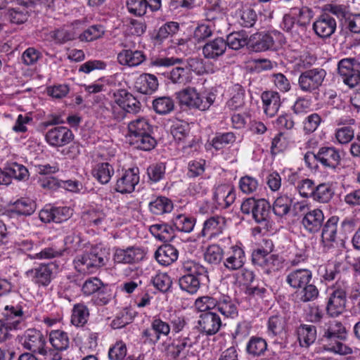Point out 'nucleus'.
Instances as JSON below:
<instances>
[{
  "instance_id": "58",
  "label": "nucleus",
  "mask_w": 360,
  "mask_h": 360,
  "mask_svg": "<svg viewBox=\"0 0 360 360\" xmlns=\"http://www.w3.org/2000/svg\"><path fill=\"white\" fill-rule=\"evenodd\" d=\"M297 292V296L301 302H307L316 300L319 296V290L313 284H307L300 288Z\"/></svg>"
},
{
  "instance_id": "45",
  "label": "nucleus",
  "mask_w": 360,
  "mask_h": 360,
  "mask_svg": "<svg viewBox=\"0 0 360 360\" xmlns=\"http://www.w3.org/2000/svg\"><path fill=\"white\" fill-rule=\"evenodd\" d=\"M236 136L233 132L217 133L212 139L210 145L216 150H221L226 146L233 144Z\"/></svg>"
},
{
  "instance_id": "46",
  "label": "nucleus",
  "mask_w": 360,
  "mask_h": 360,
  "mask_svg": "<svg viewBox=\"0 0 360 360\" xmlns=\"http://www.w3.org/2000/svg\"><path fill=\"white\" fill-rule=\"evenodd\" d=\"M224 252L223 249L217 244L209 245L204 253L206 262L212 265H217L223 260Z\"/></svg>"
},
{
  "instance_id": "3",
  "label": "nucleus",
  "mask_w": 360,
  "mask_h": 360,
  "mask_svg": "<svg viewBox=\"0 0 360 360\" xmlns=\"http://www.w3.org/2000/svg\"><path fill=\"white\" fill-rule=\"evenodd\" d=\"M4 319L0 320V341H5L12 330L21 329L25 326L23 311L20 306L5 304L2 312Z\"/></svg>"
},
{
  "instance_id": "56",
  "label": "nucleus",
  "mask_w": 360,
  "mask_h": 360,
  "mask_svg": "<svg viewBox=\"0 0 360 360\" xmlns=\"http://www.w3.org/2000/svg\"><path fill=\"white\" fill-rule=\"evenodd\" d=\"M217 299L207 295L199 297L195 300L194 306L198 311L202 312L216 309Z\"/></svg>"
},
{
  "instance_id": "17",
  "label": "nucleus",
  "mask_w": 360,
  "mask_h": 360,
  "mask_svg": "<svg viewBox=\"0 0 360 360\" xmlns=\"http://www.w3.org/2000/svg\"><path fill=\"white\" fill-rule=\"evenodd\" d=\"M198 323L200 331L208 335L216 334L221 326V318L212 311L200 314Z\"/></svg>"
},
{
  "instance_id": "60",
  "label": "nucleus",
  "mask_w": 360,
  "mask_h": 360,
  "mask_svg": "<svg viewBox=\"0 0 360 360\" xmlns=\"http://www.w3.org/2000/svg\"><path fill=\"white\" fill-rule=\"evenodd\" d=\"M127 346L122 341H117L108 350L110 360H123L127 356Z\"/></svg>"
},
{
  "instance_id": "22",
  "label": "nucleus",
  "mask_w": 360,
  "mask_h": 360,
  "mask_svg": "<svg viewBox=\"0 0 360 360\" xmlns=\"http://www.w3.org/2000/svg\"><path fill=\"white\" fill-rule=\"evenodd\" d=\"M261 98L264 112L270 117H274L278 112L281 105L279 94L273 91H264L262 94Z\"/></svg>"
},
{
  "instance_id": "15",
  "label": "nucleus",
  "mask_w": 360,
  "mask_h": 360,
  "mask_svg": "<svg viewBox=\"0 0 360 360\" xmlns=\"http://www.w3.org/2000/svg\"><path fill=\"white\" fill-rule=\"evenodd\" d=\"M246 261L245 253L241 245H232L225 255L224 266L229 271L240 269Z\"/></svg>"
},
{
  "instance_id": "26",
  "label": "nucleus",
  "mask_w": 360,
  "mask_h": 360,
  "mask_svg": "<svg viewBox=\"0 0 360 360\" xmlns=\"http://www.w3.org/2000/svg\"><path fill=\"white\" fill-rule=\"evenodd\" d=\"M270 205L264 199L257 200L256 206L252 214L255 221L259 224L262 228L268 229L271 227Z\"/></svg>"
},
{
  "instance_id": "7",
  "label": "nucleus",
  "mask_w": 360,
  "mask_h": 360,
  "mask_svg": "<svg viewBox=\"0 0 360 360\" xmlns=\"http://www.w3.org/2000/svg\"><path fill=\"white\" fill-rule=\"evenodd\" d=\"M146 255L145 250L139 246L115 248L112 259L116 264H134L143 261Z\"/></svg>"
},
{
  "instance_id": "24",
  "label": "nucleus",
  "mask_w": 360,
  "mask_h": 360,
  "mask_svg": "<svg viewBox=\"0 0 360 360\" xmlns=\"http://www.w3.org/2000/svg\"><path fill=\"white\" fill-rule=\"evenodd\" d=\"M317 161L326 167L335 168L341 157L338 150L333 147H322L316 153Z\"/></svg>"
},
{
  "instance_id": "14",
  "label": "nucleus",
  "mask_w": 360,
  "mask_h": 360,
  "mask_svg": "<svg viewBox=\"0 0 360 360\" xmlns=\"http://www.w3.org/2000/svg\"><path fill=\"white\" fill-rule=\"evenodd\" d=\"M337 23L328 13L321 14L313 22L312 29L315 34L320 38L330 37L335 32Z\"/></svg>"
},
{
  "instance_id": "19",
  "label": "nucleus",
  "mask_w": 360,
  "mask_h": 360,
  "mask_svg": "<svg viewBox=\"0 0 360 360\" xmlns=\"http://www.w3.org/2000/svg\"><path fill=\"white\" fill-rule=\"evenodd\" d=\"M338 218L337 217H330L324 224L321 241L325 252H328L335 246L336 234L338 229Z\"/></svg>"
},
{
  "instance_id": "37",
  "label": "nucleus",
  "mask_w": 360,
  "mask_h": 360,
  "mask_svg": "<svg viewBox=\"0 0 360 360\" xmlns=\"http://www.w3.org/2000/svg\"><path fill=\"white\" fill-rule=\"evenodd\" d=\"M200 276L185 274L179 278V285L183 291L191 295L197 293L200 288Z\"/></svg>"
},
{
  "instance_id": "11",
  "label": "nucleus",
  "mask_w": 360,
  "mask_h": 360,
  "mask_svg": "<svg viewBox=\"0 0 360 360\" xmlns=\"http://www.w3.org/2000/svg\"><path fill=\"white\" fill-rule=\"evenodd\" d=\"M346 292L339 287L332 288L328 293L326 311L333 317L341 314L346 306Z\"/></svg>"
},
{
  "instance_id": "23",
  "label": "nucleus",
  "mask_w": 360,
  "mask_h": 360,
  "mask_svg": "<svg viewBox=\"0 0 360 360\" xmlns=\"http://www.w3.org/2000/svg\"><path fill=\"white\" fill-rule=\"evenodd\" d=\"M226 44L221 37L209 41L202 47L203 56L207 59L217 60L225 53L227 48Z\"/></svg>"
},
{
  "instance_id": "34",
  "label": "nucleus",
  "mask_w": 360,
  "mask_h": 360,
  "mask_svg": "<svg viewBox=\"0 0 360 360\" xmlns=\"http://www.w3.org/2000/svg\"><path fill=\"white\" fill-rule=\"evenodd\" d=\"M150 233L160 241L169 242L174 238V228L167 224H155L149 227Z\"/></svg>"
},
{
  "instance_id": "55",
  "label": "nucleus",
  "mask_w": 360,
  "mask_h": 360,
  "mask_svg": "<svg viewBox=\"0 0 360 360\" xmlns=\"http://www.w3.org/2000/svg\"><path fill=\"white\" fill-rule=\"evenodd\" d=\"M169 79L174 84H186L191 81L189 71L184 68H175L169 74Z\"/></svg>"
},
{
  "instance_id": "16",
  "label": "nucleus",
  "mask_w": 360,
  "mask_h": 360,
  "mask_svg": "<svg viewBox=\"0 0 360 360\" xmlns=\"http://www.w3.org/2000/svg\"><path fill=\"white\" fill-rule=\"evenodd\" d=\"M45 139L50 146L61 147L71 142L73 134L67 127H56L47 131Z\"/></svg>"
},
{
  "instance_id": "39",
  "label": "nucleus",
  "mask_w": 360,
  "mask_h": 360,
  "mask_svg": "<svg viewBox=\"0 0 360 360\" xmlns=\"http://www.w3.org/2000/svg\"><path fill=\"white\" fill-rule=\"evenodd\" d=\"M231 98L227 101V107L232 110L242 108L245 104V90L239 84L234 85L231 89Z\"/></svg>"
},
{
  "instance_id": "6",
  "label": "nucleus",
  "mask_w": 360,
  "mask_h": 360,
  "mask_svg": "<svg viewBox=\"0 0 360 360\" xmlns=\"http://www.w3.org/2000/svg\"><path fill=\"white\" fill-rule=\"evenodd\" d=\"M326 71L321 68H312L302 72L298 77V86L304 93L312 94L318 91L323 84Z\"/></svg>"
},
{
  "instance_id": "42",
  "label": "nucleus",
  "mask_w": 360,
  "mask_h": 360,
  "mask_svg": "<svg viewBox=\"0 0 360 360\" xmlns=\"http://www.w3.org/2000/svg\"><path fill=\"white\" fill-rule=\"evenodd\" d=\"M286 320L281 315L272 316L269 319L267 323V333L269 335H280L285 332Z\"/></svg>"
},
{
  "instance_id": "33",
  "label": "nucleus",
  "mask_w": 360,
  "mask_h": 360,
  "mask_svg": "<svg viewBox=\"0 0 360 360\" xmlns=\"http://www.w3.org/2000/svg\"><path fill=\"white\" fill-rule=\"evenodd\" d=\"M114 173L113 166L108 162L98 163L92 169L93 176L101 184H108Z\"/></svg>"
},
{
  "instance_id": "2",
  "label": "nucleus",
  "mask_w": 360,
  "mask_h": 360,
  "mask_svg": "<svg viewBox=\"0 0 360 360\" xmlns=\"http://www.w3.org/2000/svg\"><path fill=\"white\" fill-rule=\"evenodd\" d=\"M176 94V98L181 105L200 111L209 110L214 103L217 96L211 91H198L196 88L191 86H188Z\"/></svg>"
},
{
  "instance_id": "31",
  "label": "nucleus",
  "mask_w": 360,
  "mask_h": 360,
  "mask_svg": "<svg viewBox=\"0 0 360 360\" xmlns=\"http://www.w3.org/2000/svg\"><path fill=\"white\" fill-rule=\"evenodd\" d=\"M179 252L172 245L160 246L155 253L156 260L163 266H168L178 259Z\"/></svg>"
},
{
  "instance_id": "52",
  "label": "nucleus",
  "mask_w": 360,
  "mask_h": 360,
  "mask_svg": "<svg viewBox=\"0 0 360 360\" xmlns=\"http://www.w3.org/2000/svg\"><path fill=\"white\" fill-rule=\"evenodd\" d=\"M291 13L294 17L297 18V23L299 26L305 27L313 17V11L311 8L304 6L302 8H293Z\"/></svg>"
},
{
  "instance_id": "38",
  "label": "nucleus",
  "mask_w": 360,
  "mask_h": 360,
  "mask_svg": "<svg viewBox=\"0 0 360 360\" xmlns=\"http://www.w3.org/2000/svg\"><path fill=\"white\" fill-rule=\"evenodd\" d=\"M266 350L267 342L260 337H251L246 345V352L253 357L264 355Z\"/></svg>"
},
{
  "instance_id": "50",
  "label": "nucleus",
  "mask_w": 360,
  "mask_h": 360,
  "mask_svg": "<svg viewBox=\"0 0 360 360\" xmlns=\"http://www.w3.org/2000/svg\"><path fill=\"white\" fill-rule=\"evenodd\" d=\"M5 169L7 174L10 176L11 182L12 181V178L22 181L27 179L29 176L27 169L22 165L17 162L8 163L5 167Z\"/></svg>"
},
{
  "instance_id": "20",
  "label": "nucleus",
  "mask_w": 360,
  "mask_h": 360,
  "mask_svg": "<svg viewBox=\"0 0 360 360\" xmlns=\"http://www.w3.org/2000/svg\"><path fill=\"white\" fill-rule=\"evenodd\" d=\"M128 11L136 15L142 16L149 8L152 11H157L161 8V0H127Z\"/></svg>"
},
{
  "instance_id": "59",
  "label": "nucleus",
  "mask_w": 360,
  "mask_h": 360,
  "mask_svg": "<svg viewBox=\"0 0 360 360\" xmlns=\"http://www.w3.org/2000/svg\"><path fill=\"white\" fill-rule=\"evenodd\" d=\"M319 274L326 281H331L339 274V266L334 262L328 263L319 267Z\"/></svg>"
},
{
  "instance_id": "51",
  "label": "nucleus",
  "mask_w": 360,
  "mask_h": 360,
  "mask_svg": "<svg viewBox=\"0 0 360 360\" xmlns=\"http://www.w3.org/2000/svg\"><path fill=\"white\" fill-rule=\"evenodd\" d=\"M333 195L330 186L328 184H321L316 186L312 198L317 202L326 203L330 200Z\"/></svg>"
},
{
  "instance_id": "57",
  "label": "nucleus",
  "mask_w": 360,
  "mask_h": 360,
  "mask_svg": "<svg viewBox=\"0 0 360 360\" xmlns=\"http://www.w3.org/2000/svg\"><path fill=\"white\" fill-rule=\"evenodd\" d=\"M153 285L161 292H167L172 285L170 276L166 273H158L152 278Z\"/></svg>"
},
{
  "instance_id": "53",
  "label": "nucleus",
  "mask_w": 360,
  "mask_h": 360,
  "mask_svg": "<svg viewBox=\"0 0 360 360\" xmlns=\"http://www.w3.org/2000/svg\"><path fill=\"white\" fill-rule=\"evenodd\" d=\"M153 109L160 115H165L173 110L174 104L172 98L169 97H160L153 101Z\"/></svg>"
},
{
  "instance_id": "41",
  "label": "nucleus",
  "mask_w": 360,
  "mask_h": 360,
  "mask_svg": "<svg viewBox=\"0 0 360 360\" xmlns=\"http://www.w3.org/2000/svg\"><path fill=\"white\" fill-rule=\"evenodd\" d=\"M36 203L29 198H20L15 201L11 212L18 215L30 216L36 210Z\"/></svg>"
},
{
  "instance_id": "4",
  "label": "nucleus",
  "mask_w": 360,
  "mask_h": 360,
  "mask_svg": "<svg viewBox=\"0 0 360 360\" xmlns=\"http://www.w3.org/2000/svg\"><path fill=\"white\" fill-rule=\"evenodd\" d=\"M105 264L104 254L96 249L77 255L74 259L75 269L81 274H92Z\"/></svg>"
},
{
  "instance_id": "49",
  "label": "nucleus",
  "mask_w": 360,
  "mask_h": 360,
  "mask_svg": "<svg viewBox=\"0 0 360 360\" xmlns=\"http://www.w3.org/2000/svg\"><path fill=\"white\" fill-rule=\"evenodd\" d=\"M292 202V198L287 195H281L278 196L274 201L273 205L274 213L279 217L286 215L291 207Z\"/></svg>"
},
{
  "instance_id": "64",
  "label": "nucleus",
  "mask_w": 360,
  "mask_h": 360,
  "mask_svg": "<svg viewBox=\"0 0 360 360\" xmlns=\"http://www.w3.org/2000/svg\"><path fill=\"white\" fill-rule=\"evenodd\" d=\"M105 214L102 211L96 209H91L84 213L82 216L84 221L96 226L99 225L101 221L105 219Z\"/></svg>"
},
{
  "instance_id": "35",
  "label": "nucleus",
  "mask_w": 360,
  "mask_h": 360,
  "mask_svg": "<svg viewBox=\"0 0 360 360\" xmlns=\"http://www.w3.org/2000/svg\"><path fill=\"white\" fill-rule=\"evenodd\" d=\"M226 47L234 50H239L245 46L250 49V37L245 31L235 32L229 34L225 40Z\"/></svg>"
},
{
  "instance_id": "27",
  "label": "nucleus",
  "mask_w": 360,
  "mask_h": 360,
  "mask_svg": "<svg viewBox=\"0 0 360 360\" xmlns=\"http://www.w3.org/2000/svg\"><path fill=\"white\" fill-rule=\"evenodd\" d=\"M146 58L143 52L138 50L124 49L117 54L118 63L129 67L138 66L143 63Z\"/></svg>"
},
{
  "instance_id": "25",
  "label": "nucleus",
  "mask_w": 360,
  "mask_h": 360,
  "mask_svg": "<svg viewBox=\"0 0 360 360\" xmlns=\"http://www.w3.org/2000/svg\"><path fill=\"white\" fill-rule=\"evenodd\" d=\"M324 215L319 209L307 211L302 220L304 228L310 233L319 231L323 225Z\"/></svg>"
},
{
  "instance_id": "54",
  "label": "nucleus",
  "mask_w": 360,
  "mask_h": 360,
  "mask_svg": "<svg viewBox=\"0 0 360 360\" xmlns=\"http://www.w3.org/2000/svg\"><path fill=\"white\" fill-rule=\"evenodd\" d=\"M105 33L103 26L101 25H91L85 30L79 36L81 41H91L103 37Z\"/></svg>"
},
{
  "instance_id": "40",
  "label": "nucleus",
  "mask_w": 360,
  "mask_h": 360,
  "mask_svg": "<svg viewBox=\"0 0 360 360\" xmlns=\"http://www.w3.org/2000/svg\"><path fill=\"white\" fill-rule=\"evenodd\" d=\"M149 210L156 215L169 213L173 210V202L166 197L160 196L149 203Z\"/></svg>"
},
{
  "instance_id": "47",
  "label": "nucleus",
  "mask_w": 360,
  "mask_h": 360,
  "mask_svg": "<svg viewBox=\"0 0 360 360\" xmlns=\"http://www.w3.org/2000/svg\"><path fill=\"white\" fill-rule=\"evenodd\" d=\"M89 316V310L85 305L76 304L72 309L71 322L75 326H83L87 322Z\"/></svg>"
},
{
  "instance_id": "21",
  "label": "nucleus",
  "mask_w": 360,
  "mask_h": 360,
  "mask_svg": "<svg viewBox=\"0 0 360 360\" xmlns=\"http://www.w3.org/2000/svg\"><path fill=\"white\" fill-rule=\"evenodd\" d=\"M312 278V272L308 269L292 270L286 276V283L294 289H300L309 283Z\"/></svg>"
},
{
  "instance_id": "9",
  "label": "nucleus",
  "mask_w": 360,
  "mask_h": 360,
  "mask_svg": "<svg viewBox=\"0 0 360 360\" xmlns=\"http://www.w3.org/2000/svg\"><path fill=\"white\" fill-rule=\"evenodd\" d=\"M20 342L22 347L39 354L46 346V340L42 333L35 328H29L20 336Z\"/></svg>"
},
{
  "instance_id": "18",
  "label": "nucleus",
  "mask_w": 360,
  "mask_h": 360,
  "mask_svg": "<svg viewBox=\"0 0 360 360\" xmlns=\"http://www.w3.org/2000/svg\"><path fill=\"white\" fill-rule=\"evenodd\" d=\"M213 200L220 208L229 207L236 200L233 187L229 184L217 186L213 193Z\"/></svg>"
},
{
  "instance_id": "12",
  "label": "nucleus",
  "mask_w": 360,
  "mask_h": 360,
  "mask_svg": "<svg viewBox=\"0 0 360 360\" xmlns=\"http://www.w3.org/2000/svg\"><path fill=\"white\" fill-rule=\"evenodd\" d=\"M226 228V219L221 215H214L206 219L199 237L212 240L221 234Z\"/></svg>"
},
{
  "instance_id": "30",
  "label": "nucleus",
  "mask_w": 360,
  "mask_h": 360,
  "mask_svg": "<svg viewBox=\"0 0 360 360\" xmlns=\"http://www.w3.org/2000/svg\"><path fill=\"white\" fill-rule=\"evenodd\" d=\"M274 44V39L269 34L256 33L250 37V49L255 52L267 51Z\"/></svg>"
},
{
  "instance_id": "62",
  "label": "nucleus",
  "mask_w": 360,
  "mask_h": 360,
  "mask_svg": "<svg viewBox=\"0 0 360 360\" xmlns=\"http://www.w3.org/2000/svg\"><path fill=\"white\" fill-rule=\"evenodd\" d=\"M182 270L186 274L201 276L205 272V267L194 260H186L182 264Z\"/></svg>"
},
{
  "instance_id": "43",
  "label": "nucleus",
  "mask_w": 360,
  "mask_h": 360,
  "mask_svg": "<svg viewBox=\"0 0 360 360\" xmlns=\"http://www.w3.org/2000/svg\"><path fill=\"white\" fill-rule=\"evenodd\" d=\"M49 342L56 350H65L69 346L70 340L67 333L54 330L49 333Z\"/></svg>"
},
{
  "instance_id": "13",
  "label": "nucleus",
  "mask_w": 360,
  "mask_h": 360,
  "mask_svg": "<svg viewBox=\"0 0 360 360\" xmlns=\"http://www.w3.org/2000/svg\"><path fill=\"white\" fill-rule=\"evenodd\" d=\"M139 182V169L131 168L125 170L117 178L115 185V190L120 193H130L135 189Z\"/></svg>"
},
{
  "instance_id": "10",
  "label": "nucleus",
  "mask_w": 360,
  "mask_h": 360,
  "mask_svg": "<svg viewBox=\"0 0 360 360\" xmlns=\"http://www.w3.org/2000/svg\"><path fill=\"white\" fill-rule=\"evenodd\" d=\"M193 346L188 334H182L175 338L171 344L164 345L167 355L174 359H184Z\"/></svg>"
},
{
  "instance_id": "44",
  "label": "nucleus",
  "mask_w": 360,
  "mask_h": 360,
  "mask_svg": "<svg viewBox=\"0 0 360 360\" xmlns=\"http://www.w3.org/2000/svg\"><path fill=\"white\" fill-rule=\"evenodd\" d=\"M195 220L194 218L183 214H175L172 219L173 226L181 232L190 233L193 231Z\"/></svg>"
},
{
  "instance_id": "32",
  "label": "nucleus",
  "mask_w": 360,
  "mask_h": 360,
  "mask_svg": "<svg viewBox=\"0 0 360 360\" xmlns=\"http://www.w3.org/2000/svg\"><path fill=\"white\" fill-rule=\"evenodd\" d=\"M346 336V329L341 322L330 321L323 327V338L328 340H342Z\"/></svg>"
},
{
  "instance_id": "1",
  "label": "nucleus",
  "mask_w": 360,
  "mask_h": 360,
  "mask_svg": "<svg viewBox=\"0 0 360 360\" xmlns=\"http://www.w3.org/2000/svg\"><path fill=\"white\" fill-rule=\"evenodd\" d=\"M152 125L146 117H139L128 124L127 139L131 145L143 150L153 149L156 141L151 136Z\"/></svg>"
},
{
  "instance_id": "48",
  "label": "nucleus",
  "mask_w": 360,
  "mask_h": 360,
  "mask_svg": "<svg viewBox=\"0 0 360 360\" xmlns=\"http://www.w3.org/2000/svg\"><path fill=\"white\" fill-rule=\"evenodd\" d=\"M256 12L250 7H243L237 13L238 23L245 27H252L257 20Z\"/></svg>"
},
{
  "instance_id": "28",
  "label": "nucleus",
  "mask_w": 360,
  "mask_h": 360,
  "mask_svg": "<svg viewBox=\"0 0 360 360\" xmlns=\"http://www.w3.org/2000/svg\"><path fill=\"white\" fill-rule=\"evenodd\" d=\"M216 309L225 319H234L238 316L236 302L231 297L226 295H221L218 297Z\"/></svg>"
},
{
  "instance_id": "63",
  "label": "nucleus",
  "mask_w": 360,
  "mask_h": 360,
  "mask_svg": "<svg viewBox=\"0 0 360 360\" xmlns=\"http://www.w3.org/2000/svg\"><path fill=\"white\" fill-rule=\"evenodd\" d=\"M179 30V23L176 22H169L161 26L157 33L156 38L160 40L167 39L169 35L174 34Z\"/></svg>"
},
{
  "instance_id": "29",
  "label": "nucleus",
  "mask_w": 360,
  "mask_h": 360,
  "mask_svg": "<svg viewBox=\"0 0 360 360\" xmlns=\"http://www.w3.org/2000/svg\"><path fill=\"white\" fill-rule=\"evenodd\" d=\"M158 82L155 76L150 74H142L137 77L134 83L135 89L143 94H150L158 89Z\"/></svg>"
},
{
  "instance_id": "8",
  "label": "nucleus",
  "mask_w": 360,
  "mask_h": 360,
  "mask_svg": "<svg viewBox=\"0 0 360 360\" xmlns=\"http://www.w3.org/2000/svg\"><path fill=\"white\" fill-rule=\"evenodd\" d=\"M56 269L57 265L53 262L41 263L27 271L25 275L36 285L46 287L51 283Z\"/></svg>"
},
{
  "instance_id": "61",
  "label": "nucleus",
  "mask_w": 360,
  "mask_h": 360,
  "mask_svg": "<svg viewBox=\"0 0 360 360\" xmlns=\"http://www.w3.org/2000/svg\"><path fill=\"white\" fill-rule=\"evenodd\" d=\"M259 183L257 179L250 176H244L239 180V188L245 194H252L257 191Z\"/></svg>"
},
{
  "instance_id": "36",
  "label": "nucleus",
  "mask_w": 360,
  "mask_h": 360,
  "mask_svg": "<svg viewBox=\"0 0 360 360\" xmlns=\"http://www.w3.org/2000/svg\"><path fill=\"white\" fill-rule=\"evenodd\" d=\"M298 340L302 347H309L316 338V327L311 325H301L297 330Z\"/></svg>"
},
{
  "instance_id": "5",
  "label": "nucleus",
  "mask_w": 360,
  "mask_h": 360,
  "mask_svg": "<svg viewBox=\"0 0 360 360\" xmlns=\"http://www.w3.org/2000/svg\"><path fill=\"white\" fill-rule=\"evenodd\" d=\"M338 73L345 84L350 88L360 84V61L354 58H346L338 63Z\"/></svg>"
}]
</instances>
